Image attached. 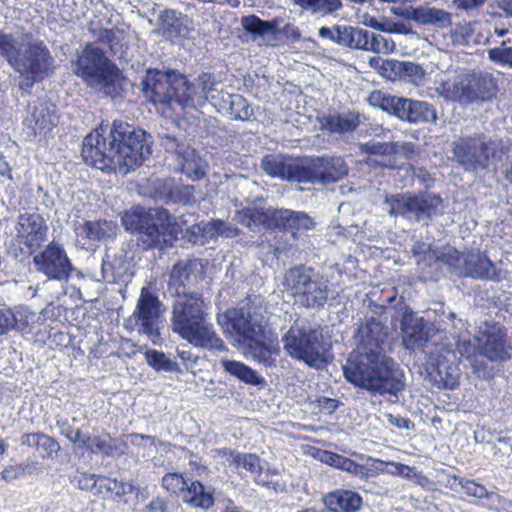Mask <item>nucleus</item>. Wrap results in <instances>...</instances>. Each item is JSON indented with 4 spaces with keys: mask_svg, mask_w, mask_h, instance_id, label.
<instances>
[{
    "mask_svg": "<svg viewBox=\"0 0 512 512\" xmlns=\"http://www.w3.org/2000/svg\"><path fill=\"white\" fill-rule=\"evenodd\" d=\"M381 324L372 319L359 327L357 347L349 354L343 374L355 386L374 394L396 396L404 387L403 373L397 364L381 353Z\"/></svg>",
    "mask_w": 512,
    "mask_h": 512,
    "instance_id": "f257e3e1",
    "label": "nucleus"
},
{
    "mask_svg": "<svg viewBox=\"0 0 512 512\" xmlns=\"http://www.w3.org/2000/svg\"><path fill=\"white\" fill-rule=\"evenodd\" d=\"M142 84L144 93L150 101L154 104L168 105L172 109L176 106L183 110L198 109L207 101L215 100V93L220 94L214 87V77L210 73H201L189 82L183 75L149 70ZM221 94L223 102L229 104L231 115L235 119L247 120L251 117L253 110L243 96L222 92Z\"/></svg>",
    "mask_w": 512,
    "mask_h": 512,
    "instance_id": "f03ea898",
    "label": "nucleus"
},
{
    "mask_svg": "<svg viewBox=\"0 0 512 512\" xmlns=\"http://www.w3.org/2000/svg\"><path fill=\"white\" fill-rule=\"evenodd\" d=\"M150 138L144 130L115 120L107 135L100 127L85 137L81 155L90 166L127 174L152 153Z\"/></svg>",
    "mask_w": 512,
    "mask_h": 512,
    "instance_id": "7ed1b4c3",
    "label": "nucleus"
},
{
    "mask_svg": "<svg viewBox=\"0 0 512 512\" xmlns=\"http://www.w3.org/2000/svg\"><path fill=\"white\" fill-rule=\"evenodd\" d=\"M217 322L223 332L239 345L246 346V354L265 366L275 364L274 355L280 348L267 328L266 308L261 304L247 303L240 308L219 314Z\"/></svg>",
    "mask_w": 512,
    "mask_h": 512,
    "instance_id": "20e7f679",
    "label": "nucleus"
},
{
    "mask_svg": "<svg viewBox=\"0 0 512 512\" xmlns=\"http://www.w3.org/2000/svg\"><path fill=\"white\" fill-rule=\"evenodd\" d=\"M208 309L201 294L188 291L178 293L172 306V329L195 347L224 352L227 346L209 322Z\"/></svg>",
    "mask_w": 512,
    "mask_h": 512,
    "instance_id": "39448f33",
    "label": "nucleus"
},
{
    "mask_svg": "<svg viewBox=\"0 0 512 512\" xmlns=\"http://www.w3.org/2000/svg\"><path fill=\"white\" fill-rule=\"evenodd\" d=\"M122 223L127 231L140 234L139 241L145 248L163 250L171 247L177 239L175 218L163 208L146 210L140 206L134 207L124 213Z\"/></svg>",
    "mask_w": 512,
    "mask_h": 512,
    "instance_id": "423d86ee",
    "label": "nucleus"
},
{
    "mask_svg": "<svg viewBox=\"0 0 512 512\" xmlns=\"http://www.w3.org/2000/svg\"><path fill=\"white\" fill-rule=\"evenodd\" d=\"M73 72L88 87L113 98L119 96L123 90L122 72L102 49L92 43H87L77 54L73 62Z\"/></svg>",
    "mask_w": 512,
    "mask_h": 512,
    "instance_id": "0eeeda50",
    "label": "nucleus"
},
{
    "mask_svg": "<svg viewBox=\"0 0 512 512\" xmlns=\"http://www.w3.org/2000/svg\"><path fill=\"white\" fill-rule=\"evenodd\" d=\"M0 55L27 79L38 81L53 69V58L42 42L20 43L12 34L0 30Z\"/></svg>",
    "mask_w": 512,
    "mask_h": 512,
    "instance_id": "6e6552de",
    "label": "nucleus"
},
{
    "mask_svg": "<svg viewBox=\"0 0 512 512\" xmlns=\"http://www.w3.org/2000/svg\"><path fill=\"white\" fill-rule=\"evenodd\" d=\"M283 285L295 302L303 307L320 308L328 300V281L306 267L289 269L284 275Z\"/></svg>",
    "mask_w": 512,
    "mask_h": 512,
    "instance_id": "1a4fd4ad",
    "label": "nucleus"
},
{
    "mask_svg": "<svg viewBox=\"0 0 512 512\" xmlns=\"http://www.w3.org/2000/svg\"><path fill=\"white\" fill-rule=\"evenodd\" d=\"M453 160L465 171L485 170L496 157L497 144L483 134L461 136L452 144Z\"/></svg>",
    "mask_w": 512,
    "mask_h": 512,
    "instance_id": "9d476101",
    "label": "nucleus"
},
{
    "mask_svg": "<svg viewBox=\"0 0 512 512\" xmlns=\"http://www.w3.org/2000/svg\"><path fill=\"white\" fill-rule=\"evenodd\" d=\"M285 351L312 367L322 362L318 333L305 321H297L282 338Z\"/></svg>",
    "mask_w": 512,
    "mask_h": 512,
    "instance_id": "9b49d317",
    "label": "nucleus"
},
{
    "mask_svg": "<svg viewBox=\"0 0 512 512\" xmlns=\"http://www.w3.org/2000/svg\"><path fill=\"white\" fill-rule=\"evenodd\" d=\"M49 227L36 212L20 213L13 229L14 245L21 253L33 254L47 240Z\"/></svg>",
    "mask_w": 512,
    "mask_h": 512,
    "instance_id": "f8f14e48",
    "label": "nucleus"
},
{
    "mask_svg": "<svg viewBox=\"0 0 512 512\" xmlns=\"http://www.w3.org/2000/svg\"><path fill=\"white\" fill-rule=\"evenodd\" d=\"M160 308L161 302L158 296L147 287H143L132 318L135 320L137 332L147 336L154 344H158L161 340L159 332Z\"/></svg>",
    "mask_w": 512,
    "mask_h": 512,
    "instance_id": "ddd939ff",
    "label": "nucleus"
},
{
    "mask_svg": "<svg viewBox=\"0 0 512 512\" xmlns=\"http://www.w3.org/2000/svg\"><path fill=\"white\" fill-rule=\"evenodd\" d=\"M33 263L39 273L50 280L61 282L67 281L73 270L64 246L55 240L33 257Z\"/></svg>",
    "mask_w": 512,
    "mask_h": 512,
    "instance_id": "4468645a",
    "label": "nucleus"
},
{
    "mask_svg": "<svg viewBox=\"0 0 512 512\" xmlns=\"http://www.w3.org/2000/svg\"><path fill=\"white\" fill-rule=\"evenodd\" d=\"M480 80L466 73L444 75L437 87V92L447 100L471 103L485 96L479 91Z\"/></svg>",
    "mask_w": 512,
    "mask_h": 512,
    "instance_id": "2eb2a0df",
    "label": "nucleus"
},
{
    "mask_svg": "<svg viewBox=\"0 0 512 512\" xmlns=\"http://www.w3.org/2000/svg\"><path fill=\"white\" fill-rule=\"evenodd\" d=\"M479 353L493 362H503L511 356V346L506 341V332L500 324L485 322L475 336Z\"/></svg>",
    "mask_w": 512,
    "mask_h": 512,
    "instance_id": "dca6fc26",
    "label": "nucleus"
},
{
    "mask_svg": "<svg viewBox=\"0 0 512 512\" xmlns=\"http://www.w3.org/2000/svg\"><path fill=\"white\" fill-rule=\"evenodd\" d=\"M306 180L303 183L330 184L337 182L348 174V168L341 157L324 156L316 157L310 160H304V170Z\"/></svg>",
    "mask_w": 512,
    "mask_h": 512,
    "instance_id": "f3484780",
    "label": "nucleus"
},
{
    "mask_svg": "<svg viewBox=\"0 0 512 512\" xmlns=\"http://www.w3.org/2000/svg\"><path fill=\"white\" fill-rule=\"evenodd\" d=\"M438 329L413 311L406 310L401 320L402 342L406 349L415 351L423 349L433 338Z\"/></svg>",
    "mask_w": 512,
    "mask_h": 512,
    "instance_id": "a211bd4d",
    "label": "nucleus"
},
{
    "mask_svg": "<svg viewBox=\"0 0 512 512\" xmlns=\"http://www.w3.org/2000/svg\"><path fill=\"white\" fill-rule=\"evenodd\" d=\"M59 123L56 106L52 103L41 101L30 106L27 117L24 120L26 134L40 139L47 138Z\"/></svg>",
    "mask_w": 512,
    "mask_h": 512,
    "instance_id": "6ab92c4d",
    "label": "nucleus"
},
{
    "mask_svg": "<svg viewBox=\"0 0 512 512\" xmlns=\"http://www.w3.org/2000/svg\"><path fill=\"white\" fill-rule=\"evenodd\" d=\"M261 167L271 177L289 182L303 183L306 180L304 160L294 159L284 155H266L261 161Z\"/></svg>",
    "mask_w": 512,
    "mask_h": 512,
    "instance_id": "aec40b11",
    "label": "nucleus"
},
{
    "mask_svg": "<svg viewBox=\"0 0 512 512\" xmlns=\"http://www.w3.org/2000/svg\"><path fill=\"white\" fill-rule=\"evenodd\" d=\"M462 268L465 276L474 279L500 282L502 280L501 270L479 251H469L462 255Z\"/></svg>",
    "mask_w": 512,
    "mask_h": 512,
    "instance_id": "412c9836",
    "label": "nucleus"
},
{
    "mask_svg": "<svg viewBox=\"0 0 512 512\" xmlns=\"http://www.w3.org/2000/svg\"><path fill=\"white\" fill-rule=\"evenodd\" d=\"M395 115L402 121L412 124L436 123L437 112L428 102L399 97Z\"/></svg>",
    "mask_w": 512,
    "mask_h": 512,
    "instance_id": "4be33fe9",
    "label": "nucleus"
},
{
    "mask_svg": "<svg viewBox=\"0 0 512 512\" xmlns=\"http://www.w3.org/2000/svg\"><path fill=\"white\" fill-rule=\"evenodd\" d=\"M119 227L112 220H87L75 225L76 236L84 241V245H96L99 242H106L115 238Z\"/></svg>",
    "mask_w": 512,
    "mask_h": 512,
    "instance_id": "5701e85b",
    "label": "nucleus"
},
{
    "mask_svg": "<svg viewBox=\"0 0 512 512\" xmlns=\"http://www.w3.org/2000/svg\"><path fill=\"white\" fill-rule=\"evenodd\" d=\"M454 357L452 349L444 347L439 355L430 352V363L433 372L436 373V380L446 389H454L458 384L459 372L456 366L449 363Z\"/></svg>",
    "mask_w": 512,
    "mask_h": 512,
    "instance_id": "b1692460",
    "label": "nucleus"
},
{
    "mask_svg": "<svg viewBox=\"0 0 512 512\" xmlns=\"http://www.w3.org/2000/svg\"><path fill=\"white\" fill-rule=\"evenodd\" d=\"M319 122L322 130L342 136L357 129L361 123V115L355 111L332 112L321 116Z\"/></svg>",
    "mask_w": 512,
    "mask_h": 512,
    "instance_id": "393cba45",
    "label": "nucleus"
},
{
    "mask_svg": "<svg viewBox=\"0 0 512 512\" xmlns=\"http://www.w3.org/2000/svg\"><path fill=\"white\" fill-rule=\"evenodd\" d=\"M384 205L390 216H401L408 221H417L418 195L410 193L386 195Z\"/></svg>",
    "mask_w": 512,
    "mask_h": 512,
    "instance_id": "a878e982",
    "label": "nucleus"
},
{
    "mask_svg": "<svg viewBox=\"0 0 512 512\" xmlns=\"http://www.w3.org/2000/svg\"><path fill=\"white\" fill-rule=\"evenodd\" d=\"M330 512H356L362 505V497L355 491L337 489L323 497Z\"/></svg>",
    "mask_w": 512,
    "mask_h": 512,
    "instance_id": "bb28decb",
    "label": "nucleus"
},
{
    "mask_svg": "<svg viewBox=\"0 0 512 512\" xmlns=\"http://www.w3.org/2000/svg\"><path fill=\"white\" fill-rule=\"evenodd\" d=\"M276 227L296 231H309L315 227L314 220L303 211L279 209L275 213Z\"/></svg>",
    "mask_w": 512,
    "mask_h": 512,
    "instance_id": "cd10ccee",
    "label": "nucleus"
},
{
    "mask_svg": "<svg viewBox=\"0 0 512 512\" xmlns=\"http://www.w3.org/2000/svg\"><path fill=\"white\" fill-rule=\"evenodd\" d=\"M101 272L103 280L109 283H127L132 277L130 263L123 257L104 258Z\"/></svg>",
    "mask_w": 512,
    "mask_h": 512,
    "instance_id": "c85d7f7f",
    "label": "nucleus"
},
{
    "mask_svg": "<svg viewBox=\"0 0 512 512\" xmlns=\"http://www.w3.org/2000/svg\"><path fill=\"white\" fill-rule=\"evenodd\" d=\"M182 500L194 508L209 509L215 502L214 489L205 487L200 481H190Z\"/></svg>",
    "mask_w": 512,
    "mask_h": 512,
    "instance_id": "c756f323",
    "label": "nucleus"
},
{
    "mask_svg": "<svg viewBox=\"0 0 512 512\" xmlns=\"http://www.w3.org/2000/svg\"><path fill=\"white\" fill-rule=\"evenodd\" d=\"M278 210L248 207L241 211L240 221L251 230H260L261 227H276L275 213Z\"/></svg>",
    "mask_w": 512,
    "mask_h": 512,
    "instance_id": "7c9ffc66",
    "label": "nucleus"
},
{
    "mask_svg": "<svg viewBox=\"0 0 512 512\" xmlns=\"http://www.w3.org/2000/svg\"><path fill=\"white\" fill-rule=\"evenodd\" d=\"M182 172L192 180H199L206 173L207 163L194 148L183 147L178 150Z\"/></svg>",
    "mask_w": 512,
    "mask_h": 512,
    "instance_id": "2f4dec72",
    "label": "nucleus"
},
{
    "mask_svg": "<svg viewBox=\"0 0 512 512\" xmlns=\"http://www.w3.org/2000/svg\"><path fill=\"white\" fill-rule=\"evenodd\" d=\"M446 487L456 493L464 492L467 496L477 499L490 500L494 496V493L489 492L484 485L456 475L447 477Z\"/></svg>",
    "mask_w": 512,
    "mask_h": 512,
    "instance_id": "473e14b6",
    "label": "nucleus"
},
{
    "mask_svg": "<svg viewBox=\"0 0 512 512\" xmlns=\"http://www.w3.org/2000/svg\"><path fill=\"white\" fill-rule=\"evenodd\" d=\"M383 464L379 459L369 457L365 464H358L350 458L344 457L340 470L358 477L361 480L377 477L381 474Z\"/></svg>",
    "mask_w": 512,
    "mask_h": 512,
    "instance_id": "72a5a7b5",
    "label": "nucleus"
},
{
    "mask_svg": "<svg viewBox=\"0 0 512 512\" xmlns=\"http://www.w3.org/2000/svg\"><path fill=\"white\" fill-rule=\"evenodd\" d=\"M222 453L226 460L236 468L245 469L253 476L254 479L261 477L263 468L261 465V459L256 454L240 453L231 449H225Z\"/></svg>",
    "mask_w": 512,
    "mask_h": 512,
    "instance_id": "f704fd0d",
    "label": "nucleus"
},
{
    "mask_svg": "<svg viewBox=\"0 0 512 512\" xmlns=\"http://www.w3.org/2000/svg\"><path fill=\"white\" fill-rule=\"evenodd\" d=\"M197 267L196 261H183L176 263L169 276V290H174V296L183 293L186 285L191 282L192 272Z\"/></svg>",
    "mask_w": 512,
    "mask_h": 512,
    "instance_id": "c9c22d12",
    "label": "nucleus"
},
{
    "mask_svg": "<svg viewBox=\"0 0 512 512\" xmlns=\"http://www.w3.org/2000/svg\"><path fill=\"white\" fill-rule=\"evenodd\" d=\"M443 200L439 195L423 193L418 195L417 221L427 222L433 217L443 215Z\"/></svg>",
    "mask_w": 512,
    "mask_h": 512,
    "instance_id": "e433bc0d",
    "label": "nucleus"
},
{
    "mask_svg": "<svg viewBox=\"0 0 512 512\" xmlns=\"http://www.w3.org/2000/svg\"><path fill=\"white\" fill-rule=\"evenodd\" d=\"M220 364L227 373L236 377L240 381L245 382L246 384L258 386L264 384L265 382L264 378L258 375L255 370L242 362L221 359Z\"/></svg>",
    "mask_w": 512,
    "mask_h": 512,
    "instance_id": "4c0bfd02",
    "label": "nucleus"
},
{
    "mask_svg": "<svg viewBox=\"0 0 512 512\" xmlns=\"http://www.w3.org/2000/svg\"><path fill=\"white\" fill-rule=\"evenodd\" d=\"M339 45L365 51L368 45V31L358 27L342 25Z\"/></svg>",
    "mask_w": 512,
    "mask_h": 512,
    "instance_id": "58836bf2",
    "label": "nucleus"
},
{
    "mask_svg": "<svg viewBox=\"0 0 512 512\" xmlns=\"http://www.w3.org/2000/svg\"><path fill=\"white\" fill-rule=\"evenodd\" d=\"M452 24V14L444 9L422 5L420 25L445 29Z\"/></svg>",
    "mask_w": 512,
    "mask_h": 512,
    "instance_id": "ea45409f",
    "label": "nucleus"
},
{
    "mask_svg": "<svg viewBox=\"0 0 512 512\" xmlns=\"http://www.w3.org/2000/svg\"><path fill=\"white\" fill-rule=\"evenodd\" d=\"M387 65H392V74L396 76L408 77L409 81L419 85L425 79V71L419 64L410 61L390 62Z\"/></svg>",
    "mask_w": 512,
    "mask_h": 512,
    "instance_id": "a19ab883",
    "label": "nucleus"
},
{
    "mask_svg": "<svg viewBox=\"0 0 512 512\" xmlns=\"http://www.w3.org/2000/svg\"><path fill=\"white\" fill-rule=\"evenodd\" d=\"M216 225V220H212L191 226L188 230L189 241L194 244L205 245L209 240L217 237Z\"/></svg>",
    "mask_w": 512,
    "mask_h": 512,
    "instance_id": "79ce46f5",
    "label": "nucleus"
},
{
    "mask_svg": "<svg viewBox=\"0 0 512 512\" xmlns=\"http://www.w3.org/2000/svg\"><path fill=\"white\" fill-rule=\"evenodd\" d=\"M25 326L22 309L14 311L9 308H0V336L13 329H23Z\"/></svg>",
    "mask_w": 512,
    "mask_h": 512,
    "instance_id": "37998d69",
    "label": "nucleus"
},
{
    "mask_svg": "<svg viewBox=\"0 0 512 512\" xmlns=\"http://www.w3.org/2000/svg\"><path fill=\"white\" fill-rule=\"evenodd\" d=\"M242 25L246 32L254 36L269 37L275 36L276 28L268 21L261 20L257 16H248L242 19Z\"/></svg>",
    "mask_w": 512,
    "mask_h": 512,
    "instance_id": "c03bdc74",
    "label": "nucleus"
},
{
    "mask_svg": "<svg viewBox=\"0 0 512 512\" xmlns=\"http://www.w3.org/2000/svg\"><path fill=\"white\" fill-rule=\"evenodd\" d=\"M93 36L102 44L108 45L113 53H117L122 45L123 32L119 29L92 30Z\"/></svg>",
    "mask_w": 512,
    "mask_h": 512,
    "instance_id": "a18cd8bd",
    "label": "nucleus"
},
{
    "mask_svg": "<svg viewBox=\"0 0 512 512\" xmlns=\"http://www.w3.org/2000/svg\"><path fill=\"white\" fill-rule=\"evenodd\" d=\"M145 360L149 366L157 371L173 372L177 370V363L171 361L165 353L157 350H147Z\"/></svg>",
    "mask_w": 512,
    "mask_h": 512,
    "instance_id": "49530a36",
    "label": "nucleus"
},
{
    "mask_svg": "<svg viewBox=\"0 0 512 512\" xmlns=\"http://www.w3.org/2000/svg\"><path fill=\"white\" fill-rule=\"evenodd\" d=\"M395 49L396 44L392 38L368 32V45L365 51L376 54H391Z\"/></svg>",
    "mask_w": 512,
    "mask_h": 512,
    "instance_id": "de8ad7c7",
    "label": "nucleus"
},
{
    "mask_svg": "<svg viewBox=\"0 0 512 512\" xmlns=\"http://www.w3.org/2000/svg\"><path fill=\"white\" fill-rule=\"evenodd\" d=\"M80 447L86 448L87 451L92 453H103V454H111V437L110 436H83V440L81 441Z\"/></svg>",
    "mask_w": 512,
    "mask_h": 512,
    "instance_id": "09e8293b",
    "label": "nucleus"
},
{
    "mask_svg": "<svg viewBox=\"0 0 512 512\" xmlns=\"http://www.w3.org/2000/svg\"><path fill=\"white\" fill-rule=\"evenodd\" d=\"M397 99H399L397 96L386 95L381 91H373L368 96V103L373 107L380 108L389 114L395 115L398 104Z\"/></svg>",
    "mask_w": 512,
    "mask_h": 512,
    "instance_id": "8fccbe9b",
    "label": "nucleus"
},
{
    "mask_svg": "<svg viewBox=\"0 0 512 512\" xmlns=\"http://www.w3.org/2000/svg\"><path fill=\"white\" fill-rule=\"evenodd\" d=\"M162 485L168 492L182 498L189 482L180 473H167L162 478Z\"/></svg>",
    "mask_w": 512,
    "mask_h": 512,
    "instance_id": "3c124183",
    "label": "nucleus"
},
{
    "mask_svg": "<svg viewBox=\"0 0 512 512\" xmlns=\"http://www.w3.org/2000/svg\"><path fill=\"white\" fill-rule=\"evenodd\" d=\"M507 43H511V40H503L500 46L490 49L488 56L493 62L512 68V46H506Z\"/></svg>",
    "mask_w": 512,
    "mask_h": 512,
    "instance_id": "603ef678",
    "label": "nucleus"
},
{
    "mask_svg": "<svg viewBox=\"0 0 512 512\" xmlns=\"http://www.w3.org/2000/svg\"><path fill=\"white\" fill-rule=\"evenodd\" d=\"M474 30L470 23L456 25L450 33L452 43L457 46L468 45L473 39Z\"/></svg>",
    "mask_w": 512,
    "mask_h": 512,
    "instance_id": "864d4df0",
    "label": "nucleus"
},
{
    "mask_svg": "<svg viewBox=\"0 0 512 512\" xmlns=\"http://www.w3.org/2000/svg\"><path fill=\"white\" fill-rule=\"evenodd\" d=\"M161 28L170 33H178L182 27V22L175 10L167 9L161 12L159 16Z\"/></svg>",
    "mask_w": 512,
    "mask_h": 512,
    "instance_id": "5fc2aeb1",
    "label": "nucleus"
},
{
    "mask_svg": "<svg viewBox=\"0 0 512 512\" xmlns=\"http://www.w3.org/2000/svg\"><path fill=\"white\" fill-rule=\"evenodd\" d=\"M398 147L403 149H407L410 151L413 148V145L410 143H392V142H373L367 143L366 148L369 153L372 154H388L397 150Z\"/></svg>",
    "mask_w": 512,
    "mask_h": 512,
    "instance_id": "6e6d98bb",
    "label": "nucleus"
},
{
    "mask_svg": "<svg viewBox=\"0 0 512 512\" xmlns=\"http://www.w3.org/2000/svg\"><path fill=\"white\" fill-rule=\"evenodd\" d=\"M396 473H399V476L405 477L423 488H429L431 485L430 480L415 467L408 465L400 466Z\"/></svg>",
    "mask_w": 512,
    "mask_h": 512,
    "instance_id": "4d7b16f0",
    "label": "nucleus"
},
{
    "mask_svg": "<svg viewBox=\"0 0 512 512\" xmlns=\"http://www.w3.org/2000/svg\"><path fill=\"white\" fill-rule=\"evenodd\" d=\"M57 427L59 428L60 433L69 439L73 444L80 445L84 434L80 431V429L73 428L68 419L58 418Z\"/></svg>",
    "mask_w": 512,
    "mask_h": 512,
    "instance_id": "13d9d810",
    "label": "nucleus"
},
{
    "mask_svg": "<svg viewBox=\"0 0 512 512\" xmlns=\"http://www.w3.org/2000/svg\"><path fill=\"white\" fill-rule=\"evenodd\" d=\"M369 8V6L357 8L355 12V18L359 24L380 31V27L382 26L384 18L381 20L377 19L373 14H371Z\"/></svg>",
    "mask_w": 512,
    "mask_h": 512,
    "instance_id": "bf43d9fd",
    "label": "nucleus"
},
{
    "mask_svg": "<svg viewBox=\"0 0 512 512\" xmlns=\"http://www.w3.org/2000/svg\"><path fill=\"white\" fill-rule=\"evenodd\" d=\"M37 450L39 451L40 455L44 457H52L53 455L57 454L60 450L59 443L53 439L52 437L41 434Z\"/></svg>",
    "mask_w": 512,
    "mask_h": 512,
    "instance_id": "052dcab7",
    "label": "nucleus"
},
{
    "mask_svg": "<svg viewBox=\"0 0 512 512\" xmlns=\"http://www.w3.org/2000/svg\"><path fill=\"white\" fill-rule=\"evenodd\" d=\"M95 474H88L86 472H77L70 477V483L80 490L92 491L95 488Z\"/></svg>",
    "mask_w": 512,
    "mask_h": 512,
    "instance_id": "680f3d73",
    "label": "nucleus"
},
{
    "mask_svg": "<svg viewBox=\"0 0 512 512\" xmlns=\"http://www.w3.org/2000/svg\"><path fill=\"white\" fill-rule=\"evenodd\" d=\"M95 482V488L93 489L94 494L100 495L109 492L113 493V490H115V479H111L102 475H96Z\"/></svg>",
    "mask_w": 512,
    "mask_h": 512,
    "instance_id": "e2e57ef3",
    "label": "nucleus"
},
{
    "mask_svg": "<svg viewBox=\"0 0 512 512\" xmlns=\"http://www.w3.org/2000/svg\"><path fill=\"white\" fill-rule=\"evenodd\" d=\"M381 32L396 33V34H409L412 29L410 26L402 22H391L383 19L382 26L380 27Z\"/></svg>",
    "mask_w": 512,
    "mask_h": 512,
    "instance_id": "0e129e2a",
    "label": "nucleus"
},
{
    "mask_svg": "<svg viewBox=\"0 0 512 512\" xmlns=\"http://www.w3.org/2000/svg\"><path fill=\"white\" fill-rule=\"evenodd\" d=\"M342 25H334L332 27L323 26L319 29L318 35L323 39H328L339 45Z\"/></svg>",
    "mask_w": 512,
    "mask_h": 512,
    "instance_id": "69168bd1",
    "label": "nucleus"
},
{
    "mask_svg": "<svg viewBox=\"0 0 512 512\" xmlns=\"http://www.w3.org/2000/svg\"><path fill=\"white\" fill-rule=\"evenodd\" d=\"M216 224L217 237L221 236L225 238H233L236 237L239 233V230L235 226L225 221L216 220Z\"/></svg>",
    "mask_w": 512,
    "mask_h": 512,
    "instance_id": "338daca9",
    "label": "nucleus"
},
{
    "mask_svg": "<svg viewBox=\"0 0 512 512\" xmlns=\"http://www.w3.org/2000/svg\"><path fill=\"white\" fill-rule=\"evenodd\" d=\"M317 407L325 414H332L339 406V401L328 397H319L316 400Z\"/></svg>",
    "mask_w": 512,
    "mask_h": 512,
    "instance_id": "774afa93",
    "label": "nucleus"
}]
</instances>
